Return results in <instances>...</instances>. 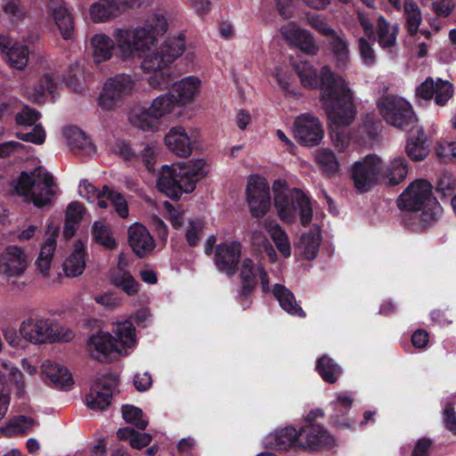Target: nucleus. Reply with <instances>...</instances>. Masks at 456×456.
Listing matches in <instances>:
<instances>
[{
  "mask_svg": "<svg viewBox=\"0 0 456 456\" xmlns=\"http://www.w3.org/2000/svg\"><path fill=\"white\" fill-rule=\"evenodd\" d=\"M430 152V143L423 129H418L407 140L406 153L413 161L423 160Z\"/></svg>",
  "mask_w": 456,
  "mask_h": 456,
  "instance_id": "nucleus-27",
  "label": "nucleus"
},
{
  "mask_svg": "<svg viewBox=\"0 0 456 456\" xmlns=\"http://www.w3.org/2000/svg\"><path fill=\"white\" fill-rule=\"evenodd\" d=\"M86 208L81 202L73 201L69 203L66 209L65 219L69 222L80 223L83 219Z\"/></svg>",
  "mask_w": 456,
  "mask_h": 456,
  "instance_id": "nucleus-56",
  "label": "nucleus"
},
{
  "mask_svg": "<svg viewBox=\"0 0 456 456\" xmlns=\"http://www.w3.org/2000/svg\"><path fill=\"white\" fill-rule=\"evenodd\" d=\"M247 200L254 217L264 216L271 207L269 184L265 178L256 176L247 187Z\"/></svg>",
  "mask_w": 456,
  "mask_h": 456,
  "instance_id": "nucleus-13",
  "label": "nucleus"
},
{
  "mask_svg": "<svg viewBox=\"0 0 456 456\" xmlns=\"http://www.w3.org/2000/svg\"><path fill=\"white\" fill-rule=\"evenodd\" d=\"M113 338L118 344L117 348L120 352L125 347H131L135 344V328L129 321L118 322L112 330Z\"/></svg>",
  "mask_w": 456,
  "mask_h": 456,
  "instance_id": "nucleus-32",
  "label": "nucleus"
},
{
  "mask_svg": "<svg viewBox=\"0 0 456 456\" xmlns=\"http://www.w3.org/2000/svg\"><path fill=\"white\" fill-rule=\"evenodd\" d=\"M40 118L41 114L39 111L26 106L16 115L15 120L19 125L33 126Z\"/></svg>",
  "mask_w": 456,
  "mask_h": 456,
  "instance_id": "nucleus-54",
  "label": "nucleus"
},
{
  "mask_svg": "<svg viewBox=\"0 0 456 456\" xmlns=\"http://www.w3.org/2000/svg\"><path fill=\"white\" fill-rule=\"evenodd\" d=\"M122 416L126 422L130 423L141 430H144L148 426V420L143 418L142 411L130 404L122 406Z\"/></svg>",
  "mask_w": 456,
  "mask_h": 456,
  "instance_id": "nucleus-49",
  "label": "nucleus"
},
{
  "mask_svg": "<svg viewBox=\"0 0 456 456\" xmlns=\"http://www.w3.org/2000/svg\"><path fill=\"white\" fill-rule=\"evenodd\" d=\"M455 184L451 182L449 177L444 175L438 179L436 186V191L442 200H445L449 198L452 199V197L455 195Z\"/></svg>",
  "mask_w": 456,
  "mask_h": 456,
  "instance_id": "nucleus-53",
  "label": "nucleus"
},
{
  "mask_svg": "<svg viewBox=\"0 0 456 456\" xmlns=\"http://www.w3.org/2000/svg\"><path fill=\"white\" fill-rule=\"evenodd\" d=\"M63 134L66 137L68 143L74 153L79 151L91 152L95 150L94 145L90 138L77 126H69L63 130Z\"/></svg>",
  "mask_w": 456,
  "mask_h": 456,
  "instance_id": "nucleus-31",
  "label": "nucleus"
},
{
  "mask_svg": "<svg viewBox=\"0 0 456 456\" xmlns=\"http://www.w3.org/2000/svg\"><path fill=\"white\" fill-rule=\"evenodd\" d=\"M310 25L313 28L317 30L323 36L333 37L337 32L327 23V21L319 17H312L310 20Z\"/></svg>",
  "mask_w": 456,
  "mask_h": 456,
  "instance_id": "nucleus-60",
  "label": "nucleus"
},
{
  "mask_svg": "<svg viewBox=\"0 0 456 456\" xmlns=\"http://www.w3.org/2000/svg\"><path fill=\"white\" fill-rule=\"evenodd\" d=\"M358 46L360 56L363 63L367 66H371L376 61V56L372 45L364 37H360L358 40Z\"/></svg>",
  "mask_w": 456,
  "mask_h": 456,
  "instance_id": "nucleus-55",
  "label": "nucleus"
},
{
  "mask_svg": "<svg viewBox=\"0 0 456 456\" xmlns=\"http://www.w3.org/2000/svg\"><path fill=\"white\" fill-rule=\"evenodd\" d=\"M202 233V225L200 222L191 221L190 226L185 232V239L190 247H196L200 239Z\"/></svg>",
  "mask_w": 456,
  "mask_h": 456,
  "instance_id": "nucleus-57",
  "label": "nucleus"
},
{
  "mask_svg": "<svg viewBox=\"0 0 456 456\" xmlns=\"http://www.w3.org/2000/svg\"><path fill=\"white\" fill-rule=\"evenodd\" d=\"M47 8L65 40L70 39L74 32V20L63 0H49Z\"/></svg>",
  "mask_w": 456,
  "mask_h": 456,
  "instance_id": "nucleus-20",
  "label": "nucleus"
},
{
  "mask_svg": "<svg viewBox=\"0 0 456 456\" xmlns=\"http://www.w3.org/2000/svg\"><path fill=\"white\" fill-rule=\"evenodd\" d=\"M2 9L12 21H20L27 15V10L20 0H3Z\"/></svg>",
  "mask_w": 456,
  "mask_h": 456,
  "instance_id": "nucleus-50",
  "label": "nucleus"
},
{
  "mask_svg": "<svg viewBox=\"0 0 456 456\" xmlns=\"http://www.w3.org/2000/svg\"><path fill=\"white\" fill-rule=\"evenodd\" d=\"M297 440L298 430L289 426L269 433L265 437L264 444L269 449L286 450L293 444L297 446Z\"/></svg>",
  "mask_w": 456,
  "mask_h": 456,
  "instance_id": "nucleus-23",
  "label": "nucleus"
},
{
  "mask_svg": "<svg viewBox=\"0 0 456 456\" xmlns=\"http://www.w3.org/2000/svg\"><path fill=\"white\" fill-rule=\"evenodd\" d=\"M436 81L432 77H428L416 88V94L422 99L430 100L436 94Z\"/></svg>",
  "mask_w": 456,
  "mask_h": 456,
  "instance_id": "nucleus-58",
  "label": "nucleus"
},
{
  "mask_svg": "<svg viewBox=\"0 0 456 456\" xmlns=\"http://www.w3.org/2000/svg\"><path fill=\"white\" fill-rule=\"evenodd\" d=\"M117 436L119 440L128 441L131 447L141 450L149 445L152 440V436L148 433H140L131 428H119L117 431Z\"/></svg>",
  "mask_w": 456,
  "mask_h": 456,
  "instance_id": "nucleus-40",
  "label": "nucleus"
},
{
  "mask_svg": "<svg viewBox=\"0 0 456 456\" xmlns=\"http://www.w3.org/2000/svg\"><path fill=\"white\" fill-rule=\"evenodd\" d=\"M128 243L140 258L144 257L155 247L153 238L142 224H134L129 228Z\"/></svg>",
  "mask_w": 456,
  "mask_h": 456,
  "instance_id": "nucleus-22",
  "label": "nucleus"
},
{
  "mask_svg": "<svg viewBox=\"0 0 456 456\" xmlns=\"http://www.w3.org/2000/svg\"><path fill=\"white\" fill-rule=\"evenodd\" d=\"M56 248V240L49 237L42 245L36 265L42 273H46L51 266L53 256Z\"/></svg>",
  "mask_w": 456,
  "mask_h": 456,
  "instance_id": "nucleus-45",
  "label": "nucleus"
},
{
  "mask_svg": "<svg viewBox=\"0 0 456 456\" xmlns=\"http://www.w3.org/2000/svg\"><path fill=\"white\" fill-rule=\"evenodd\" d=\"M27 256L22 248L17 246H8L0 254V265L4 273L9 276L21 274L27 267Z\"/></svg>",
  "mask_w": 456,
  "mask_h": 456,
  "instance_id": "nucleus-19",
  "label": "nucleus"
},
{
  "mask_svg": "<svg viewBox=\"0 0 456 456\" xmlns=\"http://www.w3.org/2000/svg\"><path fill=\"white\" fill-rule=\"evenodd\" d=\"M429 341V335L427 330L419 329L411 335V344L418 349H423L427 346Z\"/></svg>",
  "mask_w": 456,
  "mask_h": 456,
  "instance_id": "nucleus-63",
  "label": "nucleus"
},
{
  "mask_svg": "<svg viewBox=\"0 0 456 456\" xmlns=\"http://www.w3.org/2000/svg\"><path fill=\"white\" fill-rule=\"evenodd\" d=\"M185 50V36L180 33L177 37H167L159 49L145 55L141 68L143 72H154L148 78L149 85L153 88L166 89L173 86L168 94L157 97L149 109L138 108L130 115L131 123L144 131L157 128L159 119L170 113L175 107L190 103L200 88V79L187 77L180 81L164 71V69Z\"/></svg>",
  "mask_w": 456,
  "mask_h": 456,
  "instance_id": "nucleus-1",
  "label": "nucleus"
},
{
  "mask_svg": "<svg viewBox=\"0 0 456 456\" xmlns=\"http://www.w3.org/2000/svg\"><path fill=\"white\" fill-rule=\"evenodd\" d=\"M273 294L279 301L280 306L289 314L300 318L305 317V313L297 303L293 292L282 284L276 283L273 288Z\"/></svg>",
  "mask_w": 456,
  "mask_h": 456,
  "instance_id": "nucleus-26",
  "label": "nucleus"
},
{
  "mask_svg": "<svg viewBox=\"0 0 456 456\" xmlns=\"http://www.w3.org/2000/svg\"><path fill=\"white\" fill-rule=\"evenodd\" d=\"M316 160L324 173L329 175H335L338 171V161L335 153L328 149L318 151Z\"/></svg>",
  "mask_w": 456,
  "mask_h": 456,
  "instance_id": "nucleus-48",
  "label": "nucleus"
},
{
  "mask_svg": "<svg viewBox=\"0 0 456 456\" xmlns=\"http://www.w3.org/2000/svg\"><path fill=\"white\" fill-rule=\"evenodd\" d=\"M256 266L252 259L245 258L240 269V288L238 290L237 300L243 309L249 307L251 295L257 286L256 277Z\"/></svg>",
  "mask_w": 456,
  "mask_h": 456,
  "instance_id": "nucleus-17",
  "label": "nucleus"
},
{
  "mask_svg": "<svg viewBox=\"0 0 456 456\" xmlns=\"http://www.w3.org/2000/svg\"><path fill=\"white\" fill-rule=\"evenodd\" d=\"M432 4L435 12L443 17H448L454 9V4L452 0H436Z\"/></svg>",
  "mask_w": 456,
  "mask_h": 456,
  "instance_id": "nucleus-62",
  "label": "nucleus"
},
{
  "mask_svg": "<svg viewBox=\"0 0 456 456\" xmlns=\"http://www.w3.org/2000/svg\"><path fill=\"white\" fill-rule=\"evenodd\" d=\"M5 58L12 68L23 69L28 61V48L25 45L14 43L5 53Z\"/></svg>",
  "mask_w": 456,
  "mask_h": 456,
  "instance_id": "nucleus-42",
  "label": "nucleus"
},
{
  "mask_svg": "<svg viewBox=\"0 0 456 456\" xmlns=\"http://www.w3.org/2000/svg\"><path fill=\"white\" fill-rule=\"evenodd\" d=\"M111 283L130 297L136 295L139 291L138 281L123 268H118L112 273Z\"/></svg>",
  "mask_w": 456,
  "mask_h": 456,
  "instance_id": "nucleus-36",
  "label": "nucleus"
},
{
  "mask_svg": "<svg viewBox=\"0 0 456 456\" xmlns=\"http://www.w3.org/2000/svg\"><path fill=\"white\" fill-rule=\"evenodd\" d=\"M334 444L330 432L320 425H304L298 429L297 447L319 451Z\"/></svg>",
  "mask_w": 456,
  "mask_h": 456,
  "instance_id": "nucleus-15",
  "label": "nucleus"
},
{
  "mask_svg": "<svg viewBox=\"0 0 456 456\" xmlns=\"http://www.w3.org/2000/svg\"><path fill=\"white\" fill-rule=\"evenodd\" d=\"M301 85L306 89H320V101L329 118L348 124L355 113L354 92L345 77L324 65L318 72L310 61L293 63Z\"/></svg>",
  "mask_w": 456,
  "mask_h": 456,
  "instance_id": "nucleus-2",
  "label": "nucleus"
},
{
  "mask_svg": "<svg viewBox=\"0 0 456 456\" xmlns=\"http://www.w3.org/2000/svg\"><path fill=\"white\" fill-rule=\"evenodd\" d=\"M113 336L110 332L98 331L93 334L87 341L88 350L92 357L98 362H110L112 358L118 355H111L112 354H119L121 352L117 348Z\"/></svg>",
  "mask_w": 456,
  "mask_h": 456,
  "instance_id": "nucleus-16",
  "label": "nucleus"
},
{
  "mask_svg": "<svg viewBox=\"0 0 456 456\" xmlns=\"http://www.w3.org/2000/svg\"><path fill=\"white\" fill-rule=\"evenodd\" d=\"M432 441L429 438L423 437L417 441L411 456H428Z\"/></svg>",
  "mask_w": 456,
  "mask_h": 456,
  "instance_id": "nucleus-64",
  "label": "nucleus"
},
{
  "mask_svg": "<svg viewBox=\"0 0 456 456\" xmlns=\"http://www.w3.org/2000/svg\"><path fill=\"white\" fill-rule=\"evenodd\" d=\"M408 173V166L403 157L394 159L385 172L386 183L391 186H395L403 182Z\"/></svg>",
  "mask_w": 456,
  "mask_h": 456,
  "instance_id": "nucleus-39",
  "label": "nucleus"
},
{
  "mask_svg": "<svg viewBox=\"0 0 456 456\" xmlns=\"http://www.w3.org/2000/svg\"><path fill=\"white\" fill-rule=\"evenodd\" d=\"M167 30V21L164 15L154 14L147 24L133 30L116 28L113 37L122 60L134 58L136 53L145 52L157 45L158 36Z\"/></svg>",
  "mask_w": 456,
  "mask_h": 456,
  "instance_id": "nucleus-4",
  "label": "nucleus"
},
{
  "mask_svg": "<svg viewBox=\"0 0 456 456\" xmlns=\"http://www.w3.org/2000/svg\"><path fill=\"white\" fill-rule=\"evenodd\" d=\"M444 425L453 435H456V412L451 404H447L443 411Z\"/></svg>",
  "mask_w": 456,
  "mask_h": 456,
  "instance_id": "nucleus-61",
  "label": "nucleus"
},
{
  "mask_svg": "<svg viewBox=\"0 0 456 456\" xmlns=\"http://www.w3.org/2000/svg\"><path fill=\"white\" fill-rule=\"evenodd\" d=\"M383 169L382 160L375 154L367 155L352 167V179L360 192H366L376 184Z\"/></svg>",
  "mask_w": 456,
  "mask_h": 456,
  "instance_id": "nucleus-10",
  "label": "nucleus"
},
{
  "mask_svg": "<svg viewBox=\"0 0 456 456\" xmlns=\"http://www.w3.org/2000/svg\"><path fill=\"white\" fill-rule=\"evenodd\" d=\"M274 207L280 219L286 224H294L299 218L303 226L313 219L310 199L298 188L289 189L285 182L275 181L273 184Z\"/></svg>",
  "mask_w": 456,
  "mask_h": 456,
  "instance_id": "nucleus-6",
  "label": "nucleus"
},
{
  "mask_svg": "<svg viewBox=\"0 0 456 456\" xmlns=\"http://www.w3.org/2000/svg\"><path fill=\"white\" fill-rule=\"evenodd\" d=\"M453 93L454 89L452 83L441 78L436 80V88L434 98L437 105L444 106L447 102L453 96Z\"/></svg>",
  "mask_w": 456,
  "mask_h": 456,
  "instance_id": "nucleus-51",
  "label": "nucleus"
},
{
  "mask_svg": "<svg viewBox=\"0 0 456 456\" xmlns=\"http://www.w3.org/2000/svg\"><path fill=\"white\" fill-rule=\"evenodd\" d=\"M55 89L56 84L49 74L43 75L35 86V91L39 96H43L46 91L53 94Z\"/></svg>",
  "mask_w": 456,
  "mask_h": 456,
  "instance_id": "nucleus-59",
  "label": "nucleus"
},
{
  "mask_svg": "<svg viewBox=\"0 0 456 456\" xmlns=\"http://www.w3.org/2000/svg\"><path fill=\"white\" fill-rule=\"evenodd\" d=\"M377 29L379 35L378 42L382 48H389L395 45L398 32L397 26L394 27L393 31L390 32V24L384 16L380 15L377 20Z\"/></svg>",
  "mask_w": 456,
  "mask_h": 456,
  "instance_id": "nucleus-43",
  "label": "nucleus"
},
{
  "mask_svg": "<svg viewBox=\"0 0 456 456\" xmlns=\"http://www.w3.org/2000/svg\"><path fill=\"white\" fill-rule=\"evenodd\" d=\"M94 240L100 245L112 249L117 246L115 239L111 236L109 227L100 221L94 222L92 227Z\"/></svg>",
  "mask_w": 456,
  "mask_h": 456,
  "instance_id": "nucleus-47",
  "label": "nucleus"
},
{
  "mask_svg": "<svg viewBox=\"0 0 456 456\" xmlns=\"http://www.w3.org/2000/svg\"><path fill=\"white\" fill-rule=\"evenodd\" d=\"M329 46L335 60L336 68L346 69L350 62L348 43L344 37L336 33L329 38Z\"/></svg>",
  "mask_w": 456,
  "mask_h": 456,
  "instance_id": "nucleus-30",
  "label": "nucleus"
},
{
  "mask_svg": "<svg viewBox=\"0 0 456 456\" xmlns=\"http://www.w3.org/2000/svg\"><path fill=\"white\" fill-rule=\"evenodd\" d=\"M404 13L406 16L405 28L407 33L411 37H414L419 32V26L422 22V15L420 9L413 0H404Z\"/></svg>",
  "mask_w": 456,
  "mask_h": 456,
  "instance_id": "nucleus-37",
  "label": "nucleus"
},
{
  "mask_svg": "<svg viewBox=\"0 0 456 456\" xmlns=\"http://www.w3.org/2000/svg\"><path fill=\"white\" fill-rule=\"evenodd\" d=\"M53 176L42 167H35L31 172H20L14 186L15 193L23 198L26 203H33L37 208L52 204L55 194Z\"/></svg>",
  "mask_w": 456,
  "mask_h": 456,
  "instance_id": "nucleus-7",
  "label": "nucleus"
},
{
  "mask_svg": "<svg viewBox=\"0 0 456 456\" xmlns=\"http://www.w3.org/2000/svg\"><path fill=\"white\" fill-rule=\"evenodd\" d=\"M165 143L180 158L189 157L192 151L191 140L182 126L172 127L165 136Z\"/></svg>",
  "mask_w": 456,
  "mask_h": 456,
  "instance_id": "nucleus-25",
  "label": "nucleus"
},
{
  "mask_svg": "<svg viewBox=\"0 0 456 456\" xmlns=\"http://www.w3.org/2000/svg\"><path fill=\"white\" fill-rule=\"evenodd\" d=\"M94 47L95 62L101 63L110 60L113 54L114 41L104 34L94 35L91 40Z\"/></svg>",
  "mask_w": 456,
  "mask_h": 456,
  "instance_id": "nucleus-34",
  "label": "nucleus"
},
{
  "mask_svg": "<svg viewBox=\"0 0 456 456\" xmlns=\"http://www.w3.org/2000/svg\"><path fill=\"white\" fill-rule=\"evenodd\" d=\"M99 198L105 196L110 204L113 206L115 211L121 218H126L128 216V205L124 195L111 190L108 185H104L102 191L98 193Z\"/></svg>",
  "mask_w": 456,
  "mask_h": 456,
  "instance_id": "nucleus-44",
  "label": "nucleus"
},
{
  "mask_svg": "<svg viewBox=\"0 0 456 456\" xmlns=\"http://www.w3.org/2000/svg\"><path fill=\"white\" fill-rule=\"evenodd\" d=\"M294 135L300 145L314 147L323 139L324 130L318 118L306 113L295 119Z\"/></svg>",
  "mask_w": 456,
  "mask_h": 456,
  "instance_id": "nucleus-11",
  "label": "nucleus"
},
{
  "mask_svg": "<svg viewBox=\"0 0 456 456\" xmlns=\"http://www.w3.org/2000/svg\"><path fill=\"white\" fill-rule=\"evenodd\" d=\"M119 394V379L116 375L98 377L91 385L90 393L85 399H112Z\"/></svg>",
  "mask_w": 456,
  "mask_h": 456,
  "instance_id": "nucleus-21",
  "label": "nucleus"
},
{
  "mask_svg": "<svg viewBox=\"0 0 456 456\" xmlns=\"http://www.w3.org/2000/svg\"><path fill=\"white\" fill-rule=\"evenodd\" d=\"M86 250L82 246L76 245L73 253L66 258L62 267L68 277H77L83 273L86 268Z\"/></svg>",
  "mask_w": 456,
  "mask_h": 456,
  "instance_id": "nucleus-35",
  "label": "nucleus"
},
{
  "mask_svg": "<svg viewBox=\"0 0 456 456\" xmlns=\"http://www.w3.org/2000/svg\"><path fill=\"white\" fill-rule=\"evenodd\" d=\"M204 159L188 161L180 168L179 173L167 165L161 167L157 180V189L173 200H178L183 193L192 192L196 183L207 174Z\"/></svg>",
  "mask_w": 456,
  "mask_h": 456,
  "instance_id": "nucleus-5",
  "label": "nucleus"
},
{
  "mask_svg": "<svg viewBox=\"0 0 456 456\" xmlns=\"http://www.w3.org/2000/svg\"><path fill=\"white\" fill-rule=\"evenodd\" d=\"M268 232L277 249L284 256H289L291 252L290 243L287 233L281 229V227L278 224L270 225Z\"/></svg>",
  "mask_w": 456,
  "mask_h": 456,
  "instance_id": "nucleus-46",
  "label": "nucleus"
},
{
  "mask_svg": "<svg viewBox=\"0 0 456 456\" xmlns=\"http://www.w3.org/2000/svg\"><path fill=\"white\" fill-rule=\"evenodd\" d=\"M122 0H99L90 7V16L94 22H104L117 17L122 11Z\"/></svg>",
  "mask_w": 456,
  "mask_h": 456,
  "instance_id": "nucleus-28",
  "label": "nucleus"
},
{
  "mask_svg": "<svg viewBox=\"0 0 456 456\" xmlns=\"http://www.w3.org/2000/svg\"><path fill=\"white\" fill-rule=\"evenodd\" d=\"M281 33L286 40L307 55H315L319 51L312 33L303 29L295 24H290L281 28Z\"/></svg>",
  "mask_w": 456,
  "mask_h": 456,
  "instance_id": "nucleus-18",
  "label": "nucleus"
},
{
  "mask_svg": "<svg viewBox=\"0 0 456 456\" xmlns=\"http://www.w3.org/2000/svg\"><path fill=\"white\" fill-rule=\"evenodd\" d=\"M19 332L23 339L33 344L52 343L58 338L50 319L28 318L20 323Z\"/></svg>",
  "mask_w": 456,
  "mask_h": 456,
  "instance_id": "nucleus-12",
  "label": "nucleus"
},
{
  "mask_svg": "<svg viewBox=\"0 0 456 456\" xmlns=\"http://www.w3.org/2000/svg\"><path fill=\"white\" fill-rule=\"evenodd\" d=\"M37 424L38 423L30 417L19 415L10 419L5 427L1 428L0 431L6 436L24 435Z\"/></svg>",
  "mask_w": 456,
  "mask_h": 456,
  "instance_id": "nucleus-38",
  "label": "nucleus"
},
{
  "mask_svg": "<svg viewBox=\"0 0 456 456\" xmlns=\"http://www.w3.org/2000/svg\"><path fill=\"white\" fill-rule=\"evenodd\" d=\"M377 107L387 124L402 130L410 129L417 121L412 106L403 97L384 95L377 102Z\"/></svg>",
  "mask_w": 456,
  "mask_h": 456,
  "instance_id": "nucleus-8",
  "label": "nucleus"
},
{
  "mask_svg": "<svg viewBox=\"0 0 456 456\" xmlns=\"http://www.w3.org/2000/svg\"><path fill=\"white\" fill-rule=\"evenodd\" d=\"M42 371L56 388L68 390L74 384L69 370L59 363L45 361L42 364Z\"/></svg>",
  "mask_w": 456,
  "mask_h": 456,
  "instance_id": "nucleus-24",
  "label": "nucleus"
},
{
  "mask_svg": "<svg viewBox=\"0 0 456 456\" xmlns=\"http://www.w3.org/2000/svg\"><path fill=\"white\" fill-rule=\"evenodd\" d=\"M16 136L23 142L35 144H42L45 141V132L42 125H36L32 131L28 133L19 132L16 134Z\"/></svg>",
  "mask_w": 456,
  "mask_h": 456,
  "instance_id": "nucleus-52",
  "label": "nucleus"
},
{
  "mask_svg": "<svg viewBox=\"0 0 456 456\" xmlns=\"http://www.w3.org/2000/svg\"><path fill=\"white\" fill-rule=\"evenodd\" d=\"M356 113L357 110L355 109V113L352 118V120L348 124L335 122L334 120H331L330 118H328V119L330 122V138L332 140L333 145L338 151H345L350 143L351 137L347 131V126H349L353 123V121L355 118Z\"/></svg>",
  "mask_w": 456,
  "mask_h": 456,
  "instance_id": "nucleus-33",
  "label": "nucleus"
},
{
  "mask_svg": "<svg viewBox=\"0 0 456 456\" xmlns=\"http://www.w3.org/2000/svg\"><path fill=\"white\" fill-rule=\"evenodd\" d=\"M135 85L132 75L122 73L109 77L99 95V106L108 110L114 109L126 96L132 94Z\"/></svg>",
  "mask_w": 456,
  "mask_h": 456,
  "instance_id": "nucleus-9",
  "label": "nucleus"
},
{
  "mask_svg": "<svg viewBox=\"0 0 456 456\" xmlns=\"http://www.w3.org/2000/svg\"><path fill=\"white\" fill-rule=\"evenodd\" d=\"M322 240L320 231L311 230L309 232L303 233L300 237V244L303 247L302 255L307 260L314 259L319 252Z\"/></svg>",
  "mask_w": 456,
  "mask_h": 456,
  "instance_id": "nucleus-41",
  "label": "nucleus"
},
{
  "mask_svg": "<svg viewBox=\"0 0 456 456\" xmlns=\"http://www.w3.org/2000/svg\"><path fill=\"white\" fill-rule=\"evenodd\" d=\"M432 189L428 181L416 180L397 199V207L403 211V223L413 232H420L431 226L440 212Z\"/></svg>",
  "mask_w": 456,
  "mask_h": 456,
  "instance_id": "nucleus-3",
  "label": "nucleus"
},
{
  "mask_svg": "<svg viewBox=\"0 0 456 456\" xmlns=\"http://www.w3.org/2000/svg\"><path fill=\"white\" fill-rule=\"evenodd\" d=\"M315 370L327 384H335L340 379L342 367L330 355L322 354L315 362Z\"/></svg>",
  "mask_w": 456,
  "mask_h": 456,
  "instance_id": "nucleus-29",
  "label": "nucleus"
},
{
  "mask_svg": "<svg viewBox=\"0 0 456 456\" xmlns=\"http://www.w3.org/2000/svg\"><path fill=\"white\" fill-rule=\"evenodd\" d=\"M240 256L241 244L239 241L222 242L216 246L214 263L219 272L233 275L238 270Z\"/></svg>",
  "mask_w": 456,
  "mask_h": 456,
  "instance_id": "nucleus-14",
  "label": "nucleus"
}]
</instances>
